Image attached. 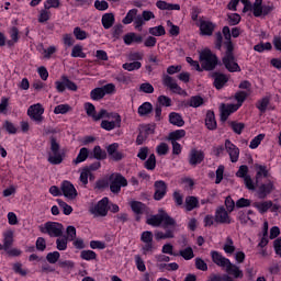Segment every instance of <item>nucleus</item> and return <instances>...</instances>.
<instances>
[{"label": "nucleus", "instance_id": "4d7b16f0", "mask_svg": "<svg viewBox=\"0 0 281 281\" xmlns=\"http://www.w3.org/2000/svg\"><path fill=\"white\" fill-rule=\"evenodd\" d=\"M262 139H265V134L257 135L255 138L251 139L249 148H251V150H256V148H258L260 144H262Z\"/></svg>", "mask_w": 281, "mask_h": 281}, {"label": "nucleus", "instance_id": "052dcab7", "mask_svg": "<svg viewBox=\"0 0 281 281\" xmlns=\"http://www.w3.org/2000/svg\"><path fill=\"white\" fill-rule=\"evenodd\" d=\"M269 97L262 98L261 100L258 101L257 103V109L261 112V113H266L267 112V106H269Z\"/></svg>", "mask_w": 281, "mask_h": 281}, {"label": "nucleus", "instance_id": "b1692460", "mask_svg": "<svg viewBox=\"0 0 281 281\" xmlns=\"http://www.w3.org/2000/svg\"><path fill=\"white\" fill-rule=\"evenodd\" d=\"M183 207L186 212H192V210H196V207H199V198L194 195H188L184 200Z\"/></svg>", "mask_w": 281, "mask_h": 281}, {"label": "nucleus", "instance_id": "e2e57ef3", "mask_svg": "<svg viewBox=\"0 0 281 281\" xmlns=\"http://www.w3.org/2000/svg\"><path fill=\"white\" fill-rule=\"evenodd\" d=\"M142 251H143L144 256H148V254H153V251H155L154 241L144 243V245L142 247Z\"/></svg>", "mask_w": 281, "mask_h": 281}, {"label": "nucleus", "instance_id": "680f3d73", "mask_svg": "<svg viewBox=\"0 0 281 281\" xmlns=\"http://www.w3.org/2000/svg\"><path fill=\"white\" fill-rule=\"evenodd\" d=\"M46 260L47 262H49V265H56V262L60 260V252L58 251L48 252L46 256Z\"/></svg>", "mask_w": 281, "mask_h": 281}, {"label": "nucleus", "instance_id": "e433bc0d", "mask_svg": "<svg viewBox=\"0 0 281 281\" xmlns=\"http://www.w3.org/2000/svg\"><path fill=\"white\" fill-rule=\"evenodd\" d=\"M72 34L77 41H85V40L89 38V33H87V31L82 30L79 26H76L74 29Z\"/></svg>", "mask_w": 281, "mask_h": 281}, {"label": "nucleus", "instance_id": "a18cd8bd", "mask_svg": "<svg viewBox=\"0 0 281 281\" xmlns=\"http://www.w3.org/2000/svg\"><path fill=\"white\" fill-rule=\"evenodd\" d=\"M80 258L81 260H95L98 258V254H95V251L93 250H82L80 252Z\"/></svg>", "mask_w": 281, "mask_h": 281}, {"label": "nucleus", "instance_id": "c85d7f7f", "mask_svg": "<svg viewBox=\"0 0 281 281\" xmlns=\"http://www.w3.org/2000/svg\"><path fill=\"white\" fill-rule=\"evenodd\" d=\"M104 30H111L115 23V15L113 13H104L101 19Z\"/></svg>", "mask_w": 281, "mask_h": 281}, {"label": "nucleus", "instance_id": "6ab92c4d", "mask_svg": "<svg viewBox=\"0 0 281 281\" xmlns=\"http://www.w3.org/2000/svg\"><path fill=\"white\" fill-rule=\"evenodd\" d=\"M274 183L276 182H273V180H268L267 183L259 186V189H258L259 199H267V195L271 194L272 190H276Z\"/></svg>", "mask_w": 281, "mask_h": 281}, {"label": "nucleus", "instance_id": "ddd939ff", "mask_svg": "<svg viewBox=\"0 0 281 281\" xmlns=\"http://www.w3.org/2000/svg\"><path fill=\"white\" fill-rule=\"evenodd\" d=\"M225 149L229 155V159L232 164H236V161H238V158L240 157V149L238 148V146L234 145L232 140L226 139Z\"/></svg>", "mask_w": 281, "mask_h": 281}, {"label": "nucleus", "instance_id": "a211bd4d", "mask_svg": "<svg viewBox=\"0 0 281 281\" xmlns=\"http://www.w3.org/2000/svg\"><path fill=\"white\" fill-rule=\"evenodd\" d=\"M117 148H120V144L117 143H113L106 147L108 155L113 161H122L124 159V154L117 151Z\"/></svg>", "mask_w": 281, "mask_h": 281}, {"label": "nucleus", "instance_id": "cd10ccee", "mask_svg": "<svg viewBox=\"0 0 281 281\" xmlns=\"http://www.w3.org/2000/svg\"><path fill=\"white\" fill-rule=\"evenodd\" d=\"M14 244V234L12 232L4 233L3 245L0 244V251L8 250Z\"/></svg>", "mask_w": 281, "mask_h": 281}, {"label": "nucleus", "instance_id": "de8ad7c7", "mask_svg": "<svg viewBox=\"0 0 281 281\" xmlns=\"http://www.w3.org/2000/svg\"><path fill=\"white\" fill-rule=\"evenodd\" d=\"M229 126L232 131L236 133V135H241L243 131H245V123H238L236 121L229 122Z\"/></svg>", "mask_w": 281, "mask_h": 281}, {"label": "nucleus", "instance_id": "1a4fd4ad", "mask_svg": "<svg viewBox=\"0 0 281 281\" xmlns=\"http://www.w3.org/2000/svg\"><path fill=\"white\" fill-rule=\"evenodd\" d=\"M55 87L58 93H65L66 89L68 91H78L76 82L71 81L67 76H61L60 80L55 81Z\"/></svg>", "mask_w": 281, "mask_h": 281}, {"label": "nucleus", "instance_id": "9b49d317", "mask_svg": "<svg viewBox=\"0 0 281 281\" xmlns=\"http://www.w3.org/2000/svg\"><path fill=\"white\" fill-rule=\"evenodd\" d=\"M162 85L164 87H167V89H170L172 93H177L178 95H186V90L179 87L177 80H175V78L169 75H162Z\"/></svg>", "mask_w": 281, "mask_h": 281}, {"label": "nucleus", "instance_id": "dca6fc26", "mask_svg": "<svg viewBox=\"0 0 281 281\" xmlns=\"http://www.w3.org/2000/svg\"><path fill=\"white\" fill-rule=\"evenodd\" d=\"M238 109H240L239 105L231 103V104H225L222 103L221 105V120L222 122H227V117H229V115H232V113H236V111H238Z\"/></svg>", "mask_w": 281, "mask_h": 281}, {"label": "nucleus", "instance_id": "f8f14e48", "mask_svg": "<svg viewBox=\"0 0 281 281\" xmlns=\"http://www.w3.org/2000/svg\"><path fill=\"white\" fill-rule=\"evenodd\" d=\"M229 211L225 210V206H220L215 211V223L220 225L232 224V217L229 216Z\"/></svg>", "mask_w": 281, "mask_h": 281}, {"label": "nucleus", "instance_id": "5fc2aeb1", "mask_svg": "<svg viewBox=\"0 0 281 281\" xmlns=\"http://www.w3.org/2000/svg\"><path fill=\"white\" fill-rule=\"evenodd\" d=\"M57 203L59 205V207H61L63 213L66 216H69V214H71V212H74V207H71V205L67 204L65 201H63L61 199H57Z\"/></svg>", "mask_w": 281, "mask_h": 281}, {"label": "nucleus", "instance_id": "39448f33", "mask_svg": "<svg viewBox=\"0 0 281 281\" xmlns=\"http://www.w3.org/2000/svg\"><path fill=\"white\" fill-rule=\"evenodd\" d=\"M110 191L112 194H119L122 192V188L128 186V180L122 173L114 172L109 177Z\"/></svg>", "mask_w": 281, "mask_h": 281}, {"label": "nucleus", "instance_id": "4c0bfd02", "mask_svg": "<svg viewBox=\"0 0 281 281\" xmlns=\"http://www.w3.org/2000/svg\"><path fill=\"white\" fill-rule=\"evenodd\" d=\"M70 56L72 58H87V54L82 52V45L77 44L72 47Z\"/></svg>", "mask_w": 281, "mask_h": 281}, {"label": "nucleus", "instance_id": "79ce46f5", "mask_svg": "<svg viewBox=\"0 0 281 281\" xmlns=\"http://www.w3.org/2000/svg\"><path fill=\"white\" fill-rule=\"evenodd\" d=\"M186 137V130H177L169 134L170 142H177L179 139H183Z\"/></svg>", "mask_w": 281, "mask_h": 281}, {"label": "nucleus", "instance_id": "f704fd0d", "mask_svg": "<svg viewBox=\"0 0 281 281\" xmlns=\"http://www.w3.org/2000/svg\"><path fill=\"white\" fill-rule=\"evenodd\" d=\"M92 157H94V159H97L98 161H102L106 159V150L102 149V147L97 145L92 150Z\"/></svg>", "mask_w": 281, "mask_h": 281}, {"label": "nucleus", "instance_id": "473e14b6", "mask_svg": "<svg viewBox=\"0 0 281 281\" xmlns=\"http://www.w3.org/2000/svg\"><path fill=\"white\" fill-rule=\"evenodd\" d=\"M156 7L158 8V10H181V5L168 3L164 0H158L156 2Z\"/></svg>", "mask_w": 281, "mask_h": 281}, {"label": "nucleus", "instance_id": "a19ab883", "mask_svg": "<svg viewBox=\"0 0 281 281\" xmlns=\"http://www.w3.org/2000/svg\"><path fill=\"white\" fill-rule=\"evenodd\" d=\"M104 90L101 88H94L93 90H91L90 92V98L91 100H94V101H100L104 98Z\"/></svg>", "mask_w": 281, "mask_h": 281}, {"label": "nucleus", "instance_id": "bf43d9fd", "mask_svg": "<svg viewBox=\"0 0 281 281\" xmlns=\"http://www.w3.org/2000/svg\"><path fill=\"white\" fill-rule=\"evenodd\" d=\"M52 12H49V9H44L40 12L38 23H47V21H49Z\"/></svg>", "mask_w": 281, "mask_h": 281}, {"label": "nucleus", "instance_id": "7c9ffc66", "mask_svg": "<svg viewBox=\"0 0 281 281\" xmlns=\"http://www.w3.org/2000/svg\"><path fill=\"white\" fill-rule=\"evenodd\" d=\"M203 98L200 95H193L191 97L187 103L186 106H191L192 109H199V106H203Z\"/></svg>", "mask_w": 281, "mask_h": 281}, {"label": "nucleus", "instance_id": "864d4df0", "mask_svg": "<svg viewBox=\"0 0 281 281\" xmlns=\"http://www.w3.org/2000/svg\"><path fill=\"white\" fill-rule=\"evenodd\" d=\"M145 168L146 170H155V168H157V158L155 157V154H151L145 161Z\"/></svg>", "mask_w": 281, "mask_h": 281}, {"label": "nucleus", "instance_id": "6e6552de", "mask_svg": "<svg viewBox=\"0 0 281 281\" xmlns=\"http://www.w3.org/2000/svg\"><path fill=\"white\" fill-rule=\"evenodd\" d=\"M43 113H45V108L41 103L33 104L27 109V115L35 124H43Z\"/></svg>", "mask_w": 281, "mask_h": 281}, {"label": "nucleus", "instance_id": "338daca9", "mask_svg": "<svg viewBox=\"0 0 281 281\" xmlns=\"http://www.w3.org/2000/svg\"><path fill=\"white\" fill-rule=\"evenodd\" d=\"M168 150H170V148L168 147V144H166V143H160L156 147V153L159 156L168 155Z\"/></svg>", "mask_w": 281, "mask_h": 281}, {"label": "nucleus", "instance_id": "774afa93", "mask_svg": "<svg viewBox=\"0 0 281 281\" xmlns=\"http://www.w3.org/2000/svg\"><path fill=\"white\" fill-rule=\"evenodd\" d=\"M85 110L88 115V117H92L95 115V105L93 103L87 102L85 103Z\"/></svg>", "mask_w": 281, "mask_h": 281}, {"label": "nucleus", "instance_id": "c9c22d12", "mask_svg": "<svg viewBox=\"0 0 281 281\" xmlns=\"http://www.w3.org/2000/svg\"><path fill=\"white\" fill-rule=\"evenodd\" d=\"M2 128H4L9 135H16L19 133V127L10 121H4Z\"/></svg>", "mask_w": 281, "mask_h": 281}, {"label": "nucleus", "instance_id": "aec40b11", "mask_svg": "<svg viewBox=\"0 0 281 281\" xmlns=\"http://www.w3.org/2000/svg\"><path fill=\"white\" fill-rule=\"evenodd\" d=\"M205 159V154L202 150L192 149L189 156L190 166H198Z\"/></svg>", "mask_w": 281, "mask_h": 281}, {"label": "nucleus", "instance_id": "4468645a", "mask_svg": "<svg viewBox=\"0 0 281 281\" xmlns=\"http://www.w3.org/2000/svg\"><path fill=\"white\" fill-rule=\"evenodd\" d=\"M60 190L64 196H66V199H70L71 201H74V199L78 196V191L76 190V187H74V184L67 180L61 183Z\"/></svg>", "mask_w": 281, "mask_h": 281}, {"label": "nucleus", "instance_id": "9d476101", "mask_svg": "<svg viewBox=\"0 0 281 281\" xmlns=\"http://www.w3.org/2000/svg\"><path fill=\"white\" fill-rule=\"evenodd\" d=\"M90 213L93 216H106L109 214V198H103L97 204L90 207Z\"/></svg>", "mask_w": 281, "mask_h": 281}, {"label": "nucleus", "instance_id": "3c124183", "mask_svg": "<svg viewBox=\"0 0 281 281\" xmlns=\"http://www.w3.org/2000/svg\"><path fill=\"white\" fill-rule=\"evenodd\" d=\"M149 34H151V36H166V29L164 25L149 27Z\"/></svg>", "mask_w": 281, "mask_h": 281}, {"label": "nucleus", "instance_id": "ea45409f", "mask_svg": "<svg viewBox=\"0 0 281 281\" xmlns=\"http://www.w3.org/2000/svg\"><path fill=\"white\" fill-rule=\"evenodd\" d=\"M257 170L256 179H260V177H265L266 179L269 178V169L265 165H255Z\"/></svg>", "mask_w": 281, "mask_h": 281}, {"label": "nucleus", "instance_id": "c756f323", "mask_svg": "<svg viewBox=\"0 0 281 281\" xmlns=\"http://www.w3.org/2000/svg\"><path fill=\"white\" fill-rule=\"evenodd\" d=\"M169 122L173 126H179V127L184 126L186 124V121H183V116H181V114L177 112H171L169 114Z\"/></svg>", "mask_w": 281, "mask_h": 281}, {"label": "nucleus", "instance_id": "8fccbe9b", "mask_svg": "<svg viewBox=\"0 0 281 281\" xmlns=\"http://www.w3.org/2000/svg\"><path fill=\"white\" fill-rule=\"evenodd\" d=\"M262 0H255L252 4V14L254 16H262Z\"/></svg>", "mask_w": 281, "mask_h": 281}, {"label": "nucleus", "instance_id": "69168bd1", "mask_svg": "<svg viewBox=\"0 0 281 281\" xmlns=\"http://www.w3.org/2000/svg\"><path fill=\"white\" fill-rule=\"evenodd\" d=\"M66 234L67 236H65V238H67L69 243H74V240H76V228L74 226H68L66 228Z\"/></svg>", "mask_w": 281, "mask_h": 281}, {"label": "nucleus", "instance_id": "423d86ee", "mask_svg": "<svg viewBox=\"0 0 281 281\" xmlns=\"http://www.w3.org/2000/svg\"><path fill=\"white\" fill-rule=\"evenodd\" d=\"M65 227L58 222H46L44 225L40 226V232L42 234H48L50 238H60L63 236Z\"/></svg>", "mask_w": 281, "mask_h": 281}, {"label": "nucleus", "instance_id": "2eb2a0df", "mask_svg": "<svg viewBox=\"0 0 281 281\" xmlns=\"http://www.w3.org/2000/svg\"><path fill=\"white\" fill-rule=\"evenodd\" d=\"M155 193L154 199L155 201H161L164 196H166L168 192V186L164 182V180H158L154 183Z\"/></svg>", "mask_w": 281, "mask_h": 281}, {"label": "nucleus", "instance_id": "49530a36", "mask_svg": "<svg viewBox=\"0 0 281 281\" xmlns=\"http://www.w3.org/2000/svg\"><path fill=\"white\" fill-rule=\"evenodd\" d=\"M122 68L125 69V71H137L142 69V64L139 61L125 63Z\"/></svg>", "mask_w": 281, "mask_h": 281}, {"label": "nucleus", "instance_id": "603ef678", "mask_svg": "<svg viewBox=\"0 0 281 281\" xmlns=\"http://www.w3.org/2000/svg\"><path fill=\"white\" fill-rule=\"evenodd\" d=\"M179 256H181L184 260H192V258H194V250L192 247H187L179 251Z\"/></svg>", "mask_w": 281, "mask_h": 281}, {"label": "nucleus", "instance_id": "58836bf2", "mask_svg": "<svg viewBox=\"0 0 281 281\" xmlns=\"http://www.w3.org/2000/svg\"><path fill=\"white\" fill-rule=\"evenodd\" d=\"M137 16V9L130 10L125 18L122 20V23L124 25H131L135 21V18Z\"/></svg>", "mask_w": 281, "mask_h": 281}, {"label": "nucleus", "instance_id": "a878e982", "mask_svg": "<svg viewBox=\"0 0 281 281\" xmlns=\"http://www.w3.org/2000/svg\"><path fill=\"white\" fill-rule=\"evenodd\" d=\"M205 126L209 128V131H216L217 124H216V116L214 114V111H207L206 117H205Z\"/></svg>", "mask_w": 281, "mask_h": 281}, {"label": "nucleus", "instance_id": "0eeeda50", "mask_svg": "<svg viewBox=\"0 0 281 281\" xmlns=\"http://www.w3.org/2000/svg\"><path fill=\"white\" fill-rule=\"evenodd\" d=\"M103 131H115L122 126V116L115 112H111L109 120L101 121L100 124Z\"/></svg>", "mask_w": 281, "mask_h": 281}, {"label": "nucleus", "instance_id": "4be33fe9", "mask_svg": "<svg viewBox=\"0 0 281 281\" xmlns=\"http://www.w3.org/2000/svg\"><path fill=\"white\" fill-rule=\"evenodd\" d=\"M212 260L217 267H227L229 265V259L225 258L221 252L213 250L211 251Z\"/></svg>", "mask_w": 281, "mask_h": 281}, {"label": "nucleus", "instance_id": "72a5a7b5", "mask_svg": "<svg viewBox=\"0 0 281 281\" xmlns=\"http://www.w3.org/2000/svg\"><path fill=\"white\" fill-rule=\"evenodd\" d=\"M153 113V103L150 102H144L139 108H138V115L140 117H144L146 115H150Z\"/></svg>", "mask_w": 281, "mask_h": 281}, {"label": "nucleus", "instance_id": "2f4dec72", "mask_svg": "<svg viewBox=\"0 0 281 281\" xmlns=\"http://www.w3.org/2000/svg\"><path fill=\"white\" fill-rule=\"evenodd\" d=\"M88 158H89V149L87 147H83L79 150V154L76 157V159L72 160V164L75 166H78V164H82V161H87Z\"/></svg>", "mask_w": 281, "mask_h": 281}, {"label": "nucleus", "instance_id": "37998d69", "mask_svg": "<svg viewBox=\"0 0 281 281\" xmlns=\"http://www.w3.org/2000/svg\"><path fill=\"white\" fill-rule=\"evenodd\" d=\"M106 117L108 120H111V113H109L106 110L101 109L99 113L94 112V115L92 116L93 122H100V120H104Z\"/></svg>", "mask_w": 281, "mask_h": 281}, {"label": "nucleus", "instance_id": "0e129e2a", "mask_svg": "<svg viewBox=\"0 0 281 281\" xmlns=\"http://www.w3.org/2000/svg\"><path fill=\"white\" fill-rule=\"evenodd\" d=\"M140 93H155V87L150 82H145L139 86Z\"/></svg>", "mask_w": 281, "mask_h": 281}, {"label": "nucleus", "instance_id": "f03ea898", "mask_svg": "<svg viewBox=\"0 0 281 281\" xmlns=\"http://www.w3.org/2000/svg\"><path fill=\"white\" fill-rule=\"evenodd\" d=\"M200 63L205 71H214L218 65V57L210 48L200 52Z\"/></svg>", "mask_w": 281, "mask_h": 281}, {"label": "nucleus", "instance_id": "bb28decb", "mask_svg": "<svg viewBox=\"0 0 281 281\" xmlns=\"http://www.w3.org/2000/svg\"><path fill=\"white\" fill-rule=\"evenodd\" d=\"M226 272L228 276H233L234 278H243V270L232 261H228V265H226Z\"/></svg>", "mask_w": 281, "mask_h": 281}, {"label": "nucleus", "instance_id": "393cba45", "mask_svg": "<svg viewBox=\"0 0 281 281\" xmlns=\"http://www.w3.org/2000/svg\"><path fill=\"white\" fill-rule=\"evenodd\" d=\"M271 206H273V202L271 200L262 201V202H255L252 204V207H256L258 210L259 214H267L269 210H271Z\"/></svg>", "mask_w": 281, "mask_h": 281}, {"label": "nucleus", "instance_id": "09e8293b", "mask_svg": "<svg viewBox=\"0 0 281 281\" xmlns=\"http://www.w3.org/2000/svg\"><path fill=\"white\" fill-rule=\"evenodd\" d=\"M69 111H71V106L69 104H59L54 109L55 115H65L66 113H69Z\"/></svg>", "mask_w": 281, "mask_h": 281}, {"label": "nucleus", "instance_id": "f3484780", "mask_svg": "<svg viewBox=\"0 0 281 281\" xmlns=\"http://www.w3.org/2000/svg\"><path fill=\"white\" fill-rule=\"evenodd\" d=\"M211 78H213L214 80L213 87H215V89H217L218 91L220 89H223V87H225V85H227V82L229 81V78H227L225 74L221 72H212Z\"/></svg>", "mask_w": 281, "mask_h": 281}, {"label": "nucleus", "instance_id": "f257e3e1", "mask_svg": "<svg viewBox=\"0 0 281 281\" xmlns=\"http://www.w3.org/2000/svg\"><path fill=\"white\" fill-rule=\"evenodd\" d=\"M146 224L150 225L151 227H175L177 225V221L175 218L170 217L168 213L164 210H159L158 214L150 215L146 220Z\"/></svg>", "mask_w": 281, "mask_h": 281}, {"label": "nucleus", "instance_id": "20e7f679", "mask_svg": "<svg viewBox=\"0 0 281 281\" xmlns=\"http://www.w3.org/2000/svg\"><path fill=\"white\" fill-rule=\"evenodd\" d=\"M65 159V154L60 153V144L56 140V137H50V153L48 154L47 161L52 166H60V162Z\"/></svg>", "mask_w": 281, "mask_h": 281}, {"label": "nucleus", "instance_id": "6e6d98bb", "mask_svg": "<svg viewBox=\"0 0 281 281\" xmlns=\"http://www.w3.org/2000/svg\"><path fill=\"white\" fill-rule=\"evenodd\" d=\"M224 251L225 254H234L236 251V246H234V239H232V237L226 238Z\"/></svg>", "mask_w": 281, "mask_h": 281}, {"label": "nucleus", "instance_id": "c03bdc74", "mask_svg": "<svg viewBox=\"0 0 281 281\" xmlns=\"http://www.w3.org/2000/svg\"><path fill=\"white\" fill-rule=\"evenodd\" d=\"M249 98V92L247 91H238L235 93V100L237 101V105L239 108L243 106V102H245Z\"/></svg>", "mask_w": 281, "mask_h": 281}, {"label": "nucleus", "instance_id": "13d9d810", "mask_svg": "<svg viewBox=\"0 0 281 281\" xmlns=\"http://www.w3.org/2000/svg\"><path fill=\"white\" fill-rule=\"evenodd\" d=\"M68 241L69 240L65 236L57 238L56 239V247H57L58 251H66Z\"/></svg>", "mask_w": 281, "mask_h": 281}, {"label": "nucleus", "instance_id": "412c9836", "mask_svg": "<svg viewBox=\"0 0 281 281\" xmlns=\"http://www.w3.org/2000/svg\"><path fill=\"white\" fill-rule=\"evenodd\" d=\"M216 29V24L211 21H201L200 22V32L202 36H212L214 34V30Z\"/></svg>", "mask_w": 281, "mask_h": 281}, {"label": "nucleus", "instance_id": "5701e85b", "mask_svg": "<svg viewBox=\"0 0 281 281\" xmlns=\"http://www.w3.org/2000/svg\"><path fill=\"white\" fill-rule=\"evenodd\" d=\"M132 211L134 212V214H136V221H140L142 214H144V212H146L147 207L146 204L139 202V201H132L130 203Z\"/></svg>", "mask_w": 281, "mask_h": 281}, {"label": "nucleus", "instance_id": "7ed1b4c3", "mask_svg": "<svg viewBox=\"0 0 281 281\" xmlns=\"http://www.w3.org/2000/svg\"><path fill=\"white\" fill-rule=\"evenodd\" d=\"M222 63L226 67L227 71H231V74L240 71V66L238 65V63H236V57L234 56V45H227V49L222 57Z\"/></svg>", "mask_w": 281, "mask_h": 281}]
</instances>
